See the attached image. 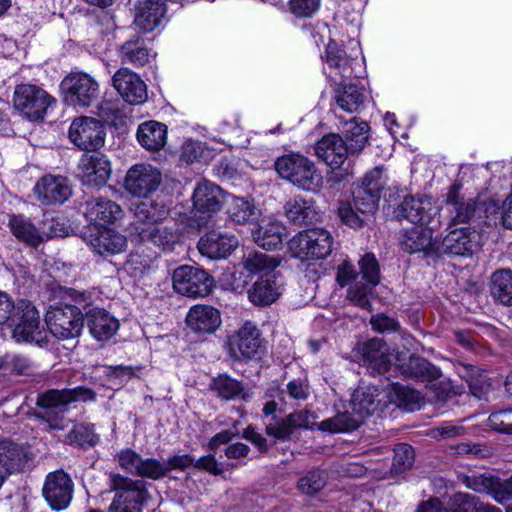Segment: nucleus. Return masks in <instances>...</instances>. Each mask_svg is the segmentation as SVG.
Instances as JSON below:
<instances>
[{"mask_svg": "<svg viewBox=\"0 0 512 512\" xmlns=\"http://www.w3.org/2000/svg\"><path fill=\"white\" fill-rule=\"evenodd\" d=\"M386 343L379 338L370 339L358 347L357 355L373 375H386L392 369Z\"/></svg>", "mask_w": 512, "mask_h": 512, "instance_id": "obj_26", "label": "nucleus"}, {"mask_svg": "<svg viewBox=\"0 0 512 512\" xmlns=\"http://www.w3.org/2000/svg\"><path fill=\"white\" fill-rule=\"evenodd\" d=\"M392 369L398 370L405 378L421 382H432L441 375L439 368L415 354H400Z\"/></svg>", "mask_w": 512, "mask_h": 512, "instance_id": "obj_24", "label": "nucleus"}, {"mask_svg": "<svg viewBox=\"0 0 512 512\" xmlns=\"http://www.w3.org/2000/svg\"><path fill=\"white\" fill-rule=\"evenodd\" d=\"M142 457L132 449L122 450L118 454L119 465L128 472L136 474Z\"/></svg>", "mask_w": 512, "mask_h": 512, "instance_id": "obj_64", "label": "nucleus"}, {"mask_svg": "<svg viewBox=\"0 0 512 512\" xmlns=\"http://www.w3.org/2000/svg\"><path fill=\"white\" fill-rule=\"evenodd\" d=\"M172 281L173 288L178 294L190 298L209 295L214 284L213 278L206 271L190 265L176 268Z\"/></svg>", "mask_w": 512, "mask_h": 512, "instance_id": "obj_11", "label": "nucleus"}, {"mask_svg": "<svg viewBox=\"0 0 512 512\" xmlns=\"http://www.w3.org/2000/svg\"><path fill=\"white\" fill-rule=\"evenodd\" d=\"M191 200L192 211L195 215L211 218L222 209L226 193L220 186L203 179L197 182Z\"/></svg>", "mask_w": 512, "mask_h": 512, "instance_id": "obj_20", "label": "nucleus"}, {"mask_svg": "<svg viewBox=\"0 0 512 512\" xmlns=\"http://www.w3.org/2000/svg\"><path fill=\"white\" fill-rule=\"evenodd\" d=\"M122 62L142 67L149 62L150 49L145 39L139 35H133L119 48Z\"/></svg>", "mask_w": 512, "mask_h": 512, "instance_id": "obj_40", "label": "nucleus"}, {"mask_svg": "<svg viewBox=\"0 0 512 512\" xmlns=\"http://www.w3.org/2000/svg\"><path fill=\"white\" fill-rule=\"evenodd\" d=\"M113 86L121 97L131 105H139L147 100V87L144 81L128 68L119 69L112 78Z\"/></svg>", "mask_w": 512, "mask_h": 512, "instance_id": "obj_25", "label": "nucleus"}, {"mask_svg": "<svg viewBox=\"0 0 512 512\" xmlns=\"http://www.w3.org/2000/svg\"><path fill=\"white\" fill-rule=\"evenodd\" d=\"M315 155L329 165L333 170L335 182L352 175V164L348 160L350 154L346 141L335 133L324 135L314 147Z\"/></svg>", "mask_w": 512, "mask_h": 512, "instance_id": "obj_7", "label": "nucleus"}, {"mask_svg": "<svg viewBox=\"0 0 512 512\" xmlns=\"http://www.w3.org/2000/svg\"><path fill=\"white\" fill-rule=\"evenodd\" d=\"M359 279V273L348 260H344L338 267L336 273V281L341 287L354 284Z\"/></svg>", "mask_w": 512, "mask_h": 512, "instance_id": "obj_61", "label": "nucleus"}, {"mask_svg": "<svg viewBox=\"0 0 512 512\" xmlns=\"http://www.w3.org/2000/svg\"><path fill=\"white\" fill-rule=\"evenodd\" d=\"M78 169L81 180L86 185L102 186L111 174V164L103 154H84L80 158Z\"/></svg>", "mask_w": 512, "mask_h": 512, "instance_id": "obj_27", "label": "nucleus"}, {"mask_svg": "<svg viewBox=\"0 0 512 512\" xmlns=\"http://www.w3.org/2000/svg\"><path fill=\"white\" fill-rule=\"evenodd\" d=\"M463 484L478 493L490 495L496 502H504V494L507 493L505 481L491 474H473L464 476Z\"/></svg>", "mask_w": 512, "mask_h": 512, "instance_id": "obj_35", "label": "nucleus"}, {"mask_svg": "<svg viewBox=\"0 0 512 512\" xmlns=\"http://www.w3.org/2000/svg\"><path fill=\"white\" fill-rule=\"evenodd\" d=\"M33 191L37 200L46 206L63 204L72 195L68 178L51 174L41 177Z\"/></svg>", "mask_w": 512, "mask_h": 512, "instance_id": "obj_22", "label": "nucleus"}, {"mask_svg": "<svg viewBox=\"0 0 512 512\" xmlns=\"http://www.w3.org/2000/svg\"><path fill=\"white\" fill-rule=\"evenodd\" d=\"M238 246L234 235L211 230L205 233L198 241L199 252L210 259H221L229 256Z\"/></svg>", "mask_w": 512, "mask_h": 512, "instance_id": "obj_28", "label": "nucleus"}, {"mask_svg": "<svg viewBox=\"0 0 512 512\" xmlns=\"http://www.w3.org/2000/svg\"><path fill=\"white\" fill-rule=\"evenodd\" d=\"M325 485L326 476L325 473L320 470H312L298 481V489L307 495L318 493Z\"/></svg>", "mask_w": 512, "mask_h": 512, "instance_id": "obj_54", "label": "nucleus"}, {"mask_svg": "<svg viewBox=\"0 0 512 512\" xmlns=\"http://www.w3.org/2000/svg\"><path fill=\"white\" fill-rule=\"evenodd\" d=\"M27 453L23 446L10 441H0V468L8 476L19 471L26 462Z\"/></svg>", "mask_w": 512, "mask_h": 512, "instance_id": "obj_43", "label": "nucleus"}, {"mask_svg": "<svg viewBox=\"0 0 512 512\" xmlns=\"http://www.w3.org/2000/svg\"><path fill=\"white\" fill-rule=\"evenodd\" d=\"M226 213L235 225L253 224L259 217V211L255 205L242 197H233Z\"/></svg>", "mask_w": 512, "mask_h": 512, "instance_id": "obj_46", "label": "nucleus"}, {"mask_svg": "<svg viewBox=\"0 0 512 512\" xmlns=\"http://www.w3.org/2000/svg\"><path fill=\"white\" fill-rule=\"evenodd\" d=\"M275 170L282 179L308 192H318L324 181L320 170L308 157L291 153L283 155L274 163Z\"/></svg>", "mask_w": 512, "mask_h": 512, "instance_id": "obj_3", "label": "nucleus"}, {"mask_svg": "<svg viewBox=\"0 0 512 512\" xmlns=\"http://www.w3.org/2000/svg\"><path fill=\"white\" fill-rule=\"evenodd\" d=\"M371 326L374 330L384 332H396L400 329L399 322L385 314H377L371 317Z\"/></svg>", "mask_w": 512, "mask_h": 512, "instance_id": "obj_63", "label": "nucleus"}, {"mask_svg": "<svg viewBox=\"0 0 512 512\" xmlns=\"http://www.w3.org/2000/svg\"><path fill=\"white\" fill-rule=\"evenodd\" d=\"M337 213L341 222L353 229L362 228L370 218V216L357 211L354 203L348 201L339 202Z\"/></svg>", "mask_w": 512, "mask_h": 512, "instance_id": "obj_51", "label": "nucleus"}, {"mask_svg": "<svg viewBox=\"0 0 512 512\" xmlns=\"http://www.w3.org/2000/svg\"><path fill=\"white\" fill-rule=\"evenodd\" d=\"M462 184L454 183L449 187L445 203L448 210L449 224H469L476 218H481L484 202L476 198H465L461 194Z\"/></svg>", "mask_w": 512, "mask_h": 512, "instance_id": "obj_12", "label": "nucleus"}, {"mask_svg": "<svg viewBox=\"0 0 512 512\" xmlns=\"http://www.w3.org/2000/svg\"><path fill=\"white\" fill-rule=\"evenodd\" d=\"M186 323L195 333L211 334L220 327L221 315L213 306L198 304L190 308Z\"/></svg>", "mask_w": 512, "mask_h": 512, "instance_id": "obj_32", "label": "nucleus"}, {"mask_svg": "<svg viewBox=\"0 0 512 512\" xmlns=\"http://www.w3.org/2000/svg\"><path fill=\"white\" fill-rule=\"evenodd\" d=\"M368 123L365 121L358 122L354 117L350 121L345 122L343 126V134L348 145L350 155L360 152L364 149L368 141Z\"/></svg>", "mask_w": 512, "mask_h": 512, "instance_id": "obj_47", "label": "nucleus"}, {"mask_svg": "<svg viewBox=\"0 0 512 512\" xmlns=\"http://www.w3.org/2000/svg\"><path fill=\"white\" fill-rule=\"evenodd\" d=\"M311 418L313 415L307 410L296 411L286 416L278 424H267L265 431L267 435L278 440H287L297 429L312 428Z\"/></svg>", "mask_w": 512, "mask_h": 512, "instance_id": "obj_33", "label": "nucleus"}, {"mask_svg": "<svg viewBox=\"0 0 512 512\" xmlns=\"http://www.w3.org/2000/svg\"><path fill=\"white\" fill-rule=\"evenodd\" d=\"M415 454L412 446L400 443L394 448V457L391 472L401 474L410 469L414 463Z\"/></svg>", "mask_w": 512, "mask_h": 512, "instance_id": "obj_53", "label": "nucleus"}, {"mask_svg": "<svg viewBox=\"0 0 512 512\" xmlns=\"http://www.w3.org/2000/svg\"><path fill=\"white\" fill-rule=\"evenodd\" d=\"M10 373L31 376L34 374V363L21 354H11Z\"/></svg>", "mask_w": 512, "mask_h": 512, "instance_id": "obj_62", "label": "nucleus"}, {"mask_svg": "<svg viewBox=\"0 0 512 512\" xmlns=\"http://www.w3.org/2000/svg\"><path fill=\"white\" fill-rule=\"evenodd\" d=\"M322 0H289V11L299 19L312 18L321 8Z\"/></svg>", "mask_w": 512, "mask_h": 512, "instance_id": "obj_57", "label": "nucleus"}, {"mask_svg": "<svg viewBox=\"0 0 512 512\" xmlns=\"http://www.w3.org/2000/svg\"><path fill=\"white\" fill-rule=\"evenodd\" d=\"M224 348L228 356L236 362L260 359L265 353L261 332L250 321H246L237 331L227 337Z\"/></svg>", "mask_w": 512, "mask_h": 512, "instance_id": "obj_5", "label": "nucleus"}, {"mask_svg": "<svg viewBox=\"0 0 512 512\" xmlns=\"http://www.w3.org/2000/svg\"><path fill=\"white\" fill-rule=\"evenodd\" d=\"M284 211L288 220L296 225L310 224L317 216L313 201L306 200L302 196L289 199L284 206Z\"/></svg>", "mask_w": 512, "mask_h": 512, "instance_id": "obj_42", "label": "nucleus"}, {"mask_svg": "<svg viewBox=\"0 0 512 512\" xmlns=\"http://www.w3.org/2000/svg\"><path fill=\"white\" fill-rule=\"evenodd\" d=\"M437 227L421 226L413 227L404 232L401 239V247L409 253L427 251L432 246L433 231Z\"/></svg>", "mask_w": 512, "mask_h": 512, "instance_id": "obj_41", "label": "nucleus"}, {"mask_svg": "<svg viewBox=\"0 0 512 512\" xmlns=\"http://www.w3.org/2000/svg\"><path fill=\"white\" fill-rule=\"evenodd\" d=\"M166 7L159 0H140L134 7V23L145 32L153 31L162 21Z\"/></svg>", "mask_w": 512, "mask_h": 512, "instance_id": "obj_34", "label": "nucleus"}, {"mask_svg": "<svg viewBox=\"0 0 512 512\" xmlns=\"http://www.w3.org/2000/svg\"><path fill=\"white\" fill-rule=\"evenodd\" d=\"M83 240L91 250L100 256L109 257L122 253L127 247V239L114 229L89 225L83 232Z\"/></svg>", "mask_w": 512, "mask_h": 512, "instance_id": "obj_17", "label": "nucleus"}, {"mask_svg": "<svg viewBox=\"0 0 512 512\" xmlns=\"http://www.w3.org/2000/svg\"><path fill=\"white\" fill-rule=\"evenodd\" d=\"M372 287L368 283L356 282L350 285L347 291V298L359 307L368 309L371 306L369 294Z\"/></svg>", "mask_w": 512, "mask_h": 512, "instance_id": "obj_59", "label": "nucleus"}, {"mask_svg": "<svg viewBox=\"0 0 512 512\" xmlns=\"http://www.w3.org/2000/svg\"><path fill=\"white\" fill-rule=\"evenodd\" d=\"M86 319L90 334L98 341L110 339L118 330L119 322L104 308L89 307L84 310V320Z\"/></svg>", "mask_w": 512, "mask_h": 512, "instance_id": "obj_29", "label": "nucleus"}, {"mask_svg": "<svg viewBox=\"0 0 512 512\" xmlns=\"http://www.w3.org/2000/svg\"><path fill=\"white\" fill-rule=\"evenodd\" d=\"M362 279L371 286H376L380 281V268L374 254L366 253L358 262Z\"/></svg>", "mask_w": 512, "mask_h": 512, "instance_id": "obj_55", "label": "nucleus"}, {"mask_svg": "<svg viewBox=\"0 0 512 512\" xmlns=\"http://www.w3.org/2000/svg\"><path fill=\"white\" fill-rule=\"evenodd\" d=\"M162 184V173L150 164L133 165L126 173L124 187L128 193L146 198Z\"/></svg>", "mask_w": 512, "mask_h": 512, "instance_id": "obj_18", "label": "nucleus"}, {"mask_svg": "<svg viewBox=\"0 0 512 512\" xmlns=\"http://www.w3.org/2000/svg\"><path fill=\"white\" fill-rule=\"evenodd\" d=\"M151 202L141 203L135 210V232L142 242H149L163 251H172L179 242L180 234L177 229L161 222L169 214L168 208L162 204Z\"/></svg>", "mask_w": 512, "mask_h": 512, "instance_id": "obj_2", "label": "nucleus"}, {"mask_svg": "<svg viewBox=\"0 0 512 512\" xmlns=\"http://www.w3.org/2000/svg\"><path fill=\"white\" fill-rule=\"evenodd\" d=\"M365 89L356 83L342 81L334 89L337 107L348 113H355L363 105Z\"/></svg>", "mask_w": 512, "mask_h": 512, "instance_id": "obj_37", "label": "nucleus"}, {"mask_svg": "<svg viewBox=\"0 0 512 512\" xmlns=\"http://www.w3.org/2000/svg\"><path fill=\"white\" fill-rule=\"evenodd\" d=\"M285 235L286 227L278 221L257 225L251 229L253 241L265 250L281 247Z\"/></svg>", "mask_w": 512, "mask_h": 512, "instance_id": "obj_38", "label": "nucleus"}, {"mask_svg": "<svg viewBox=\"0 0 512 512\" xmlns=\"http://www.w3.org/2000/svg\"><path fill=\"white\" fill-rule=\"evenodd\" d=\"M488 423L497 432L512 434V408L492 413L488 418Z\"/></svg>", "mask_w": 512, "mask_h": 512, "instance_id": "obj_60", "label": "nucleus"}, {"mask_svg": "<svg viewBox=\"0 0 512 512\" xmlns=\"http://www.w3.org/2000/svg\"><path fill=\"white\" fill-rule=\"evenodd\" d=\"M8 226L15 238L27 246L37 247L44 241L39 229L23 215L10 216Z\"/></svg>", "mask_w": 512, "mask_h": 512, "instance_id": "obj_39", "label": "nucleus"}, {"mask_svg": "<svg viewBox=\"0 0 512 512\" xmlns=\"http://www.w3.org/2000/svg\"><path fill=\"white\" fill-rule=\"evenodd\" d=\"M98 437L93 431L83 424H77L66 435V442L78 446H93L97 443Z\"/></svg>", "mask_w": 512, "mask_h": 512, "instance_id": "obj_58", "label": "nucleus"}, {"mask_svg": "<svg viewBox=\"0 0 512 512\" xmlns=\"http://www.w3.org/2000/svg\"><path fill=\"white\" fill-rule=\"evenodd\" d=\"M69 405L65 389H49L38 394L36 406L39 410L34 412V416L38 421L46 424L47 431L63 430L65 413Z\"/></svg>", "mask_w": 512, "mask_h": 512, "instance_id": "obj_8", "label": "nucleus"}, {"mask_svg": "<svg viewBox=\"0 0 512 512\" xmlns=\"http://www.w3.org/2000/svg\"><path fill=\"white\" fill-rule=\"evenodd\" d=\"M279 264L280 260L277 257L260 251H248L240 263L242 270H236L232 274L233 289L242 291L250 284L254 275L260 277L275 274L274 270Z\"/></svg>", "mask_w": 512, "mask_h": 512, "instance_id": "obj_10", "label": "nucleus"}, {"mask_svg": "<svg viewBox=\"0 0 512 512\" xmlns=\"http://www.w3.org/2000/svg\"><path fill=\"white\" fill-rule=\"evenodd\" d=\"M493 300L504 306H512V271L499 269L492 273L489 282Z\"/></svg>", "mask_w": 512, "mask_h": 512, "instance_id": "obj_44", "label": "nucleus"}, {"mask_svg": "<svg viewBox=\"0 0 512 512\" xmlns=\"http://www.w3.org/2000/svg\"><path fill=\"white\" fill-rule=\"evenodd\" d=\"M282 283L278 275L260 276L247 290L248 298L255 306L273 304L282 294Z\"/></svg>", "mask_w": 512, "mask_h": 512, "instance_id": "obj_31", "label": "nucleus"}, {"mask_svg": "<svg viewBox=\"0 0 512 512\" xmlns=\"http://www.w3.org/2000/svg\"><path fill=\"white\" fill-rule=\"evenodd\" d=\"M105 126L93 117L81 116L75 118L69 128L71 142L80 150L97 151L105 143Z\"/></svg>", "mask_w": 512, "mask_h": 512, "instance_id": "obj_14", "label": "nucleus"}, {"mask_svg": "<svg viewBox=\"0 0 512 512\" xmlns=\"http://www.w3.org/2000/svg\"><path fill=\"white\" fill-rule=\"evenodd\" d=\"M395 216L421 226L438 227L440 224L439 207L429 197H405L396 208Z\"/></svg>", "mask_w": 512, "mask_h": 512, "instance_id": "obj_16", "label": "nucleus"}, {"mask_svg": "<svg viewBox=\"0 0 512 512\" xmlns=\"http://www.w3.org/2000/svg\"><path fill=\"white\" fill-rule=\"evenodd\" d=\"M136 475L142 478L159 480L167 475V468L165 462H160L155 458H142Z\"/></svg>", "mask_w": 512, "mask_h": 512, "instance_id": "obj_56", "label": "nucleus"}, {"mask_svg": "<svg viewBox=\"0 0 512 512\" xmlns=\"http://www.w3.org/2000/svg\"><path fill=\"white\" fill-rule=\"evenodd\" d=\"M136 138L144 149L159 151L166 144L167 126L154 120L145 121L138 126Z\"/></svg>", "mask_w": 512, "mask_h": 512, "instance_id": "obj_36", "label": "nucleus"}, {"mask_svg": "<svg viewBox=\"0 0 512 512\" xmlns=\"http://www.w3.org/2000/svg\"><path fill=\"white\" fill-rule=\"evenodd\" d=\"M54 102V98L36 85L21 84L15 88L14 107L30 120L43 119L47 108Z\"/></svg>", "mask_w": 512, "mask_h": 512, "instance_id": "obj_13", "label": "nucleus"}, {"mask_svg": "<svg viewBox=\"0 0 512 512\" xmlns=\"http://www.w3.org/2000/svg\"><path fill=\"white\" fill-rule=\"evenodd\" d=\"M395 402L404 410L414 411L421 406L423 398L421 394L413 388L400 386L397 383L394 387Z\"/></svg>", "mask_w": 512, "mask_h": 512, "instance_id": "obj_52", "label": "nucleus"}, {"mask_svg": "<svg viewBox=\"0 0 512 512\" xmlns=\"http://www.w3.org/2000/svg\"><path fill=\"white\" fill-rule=\"evenodd\" d=\"M92 292L66 288L65 302L51 305L46 312L45 322L58 339H73L80 336L84 327V310L91 303Z\"/></svg>", "mask_w": 512, "mask_h": 512, "instance_id": "obj_1", "label": "nucleus"}, {"mask_svg": "<svg viewBox=\"0 0 512 512\" xmlns=\"http://www.w3.org/2000/svg\"><path fill=\"white\" fill-rule=\"evenodd\" d=\"M85 217L90 225L104 226L114 223L123 216V210L119 204L104 197L92 198L85 203Z\"/></svg>", "mask_w": 512, "mask_h": 512, "instance_id": "obj_30", "label": "nucleus"}, {"mask_svg": "<svg viewBox=\"0 0 512 512\" xmlns=\"http://www.w3.org/2000/svg\"><path fill=\"white\" fill-rule=\"evenodd\" d=\"M377 389L374 387H359L351 397L350 406L354 414H358L364 420L377 409Z\"/></svg>", "mask_w": 512, "mask_h": 512, "instance_id": "obj_48", "label": "nucleus"}, {"mask_svg": "<svg viewBox=\"0 0 512 512\" xmlns=\"http://www.w3.org/2000/svg\"><path fill=\"white\" fill-rule=\"evenodd\" d=\"M110 489L115 491L113 509L123 505L141 508L148 491L143 480H133L118 473L109 475Z\"/></svg>", "mask_w": 512, "mask_h": 512, "instance_id": "obj_21", "label": "nucleus"}, {"mask_svg": "<svg viewBox=\"0 0 512 512\" xmlns=\"http://www.w3.org/2000/svg\"><path fill=\"white\" fill-rule=\"evenodd\" d=\"M363 419L354 412H342L336 414L334 417L321 421L318 428L322 431L330 433H344L356 430L362 423Z\"/></svg>", "mask_w": 512, "mask_h": 512, "instance_id": "obj_49", "label": "nucleus"}, {"mask_svg": "<svg viewBox=\"0 0 512 512\" xmlns=\"http://www.w3.org/2000/svg\"><path fill=\"white\" fill-rule=\"evenodd\" d=\"M211 389L222 399L230 400L241 394L243 387L241 382L231 378L227 374L219 375L211 383Z\"/></svg>", "mask_w": 512, "mask_h": 512, "instance_id": "obj_50", "label": "nucleus"}, {"mask_svg": "<svg viewBox=\"0 0 512 512\" xmlns=\"http://www.w3.org/2000/svg\"><path fill=\"white\" fill-rule=\"evenodd\" d=\"M333 238L324 228H311L294 235L288 242L293 257L302 261L324 259L332 252Z\"/></svg>", "mask_w": 512, "mask_h": 512, "instance_id": "obj_6", "label": "nucleus"}, {"mask_svg": "<svg viewBox=\"0 0 512 512\" xmlns=\"http://www.w3.org/2000/svg\"><path fill=\"white\" fill-rule=\"evenodd\" d=\"M326 63L330 68L337 70L343 78H351L354 76V65L358 64V60L348 56L335 41H330L326 47Z\"/></svg>", "mask_w": 512, "mask_h": 512, "instance_id": "obj_45", "label": "nucleus"}, {"mask_svg": "<svg viewBox=\"0 0 512 512\" xmlns=\"http://www.w3.org/2000/svg\"><path fill=\"white\" fill-rule=\"evenodd\" d=\"M477 247V233L469 226L457 228L448 225V233L443 238L441 250L452 256L470 257Z\"/></svg>", "mask_w": 512, "mask_h": 512, "instance_id": "obj_23", "label": "nucleus"}, {"mask_svg": "<svg viewBox=\"0 0 512 512\" xmlns=\"http://www.w3.org/2000/svg\"><path fill=\"white\" fill-rule=\"evenodd\" d=\"M8 323L13 327L12 337L18 343H35L42 347L47 344L46 334L40 326V315L36 307L26 299L15 304Z\"/></svg>", "mask_w": 512, "mask_h": 512, "instance_id": "obj_4", "label": "nucleus"}, {"mask_svg": "<svg viewBox=\"0 0 512 512\" xmlns=\"http://www.w3.org/2000/svg\"><path fill=\"white\" fill-rule=\"evenodd\" d=\"M63 101L73 107H89L99 95V85L89 74L73 72L60 84Z\"/></svg>", "mask_w": 512, "mask_h": 512, "instance_id": "obj_9", "label": "nucleus"}, {"mask_svg": "<svg viewBox=\"0 0 512 512\" xmlns=\"http://www.w3.org/2000/svg\"><path fill=\"white\" fill-rule=\"evenodd\" d=\"M73 492L74 482L64 470L59 469L47 474L42 494L53 510L66 509L71 503Z\"/></svg>", "mask_w": 512, "mask_h": 512, "instance_id": "obj_19", "label": "nucleus"}, {"mask_svg": "<svg viewBox=\"0 0 512 512\" xmlns=\"http://www.w3.org/2000/svg\"><path fill=\"white\" fill-rule=\"evenodd\" d=\"M384 185L382 170L379 167L366 173L361 183L353 189L355 209L371 217L378 209Z\"/></svg>", "mask_w": 512, "mask_h": 512, "instance_id": "obj_15", "label": "nucleus"}]
</instances>
